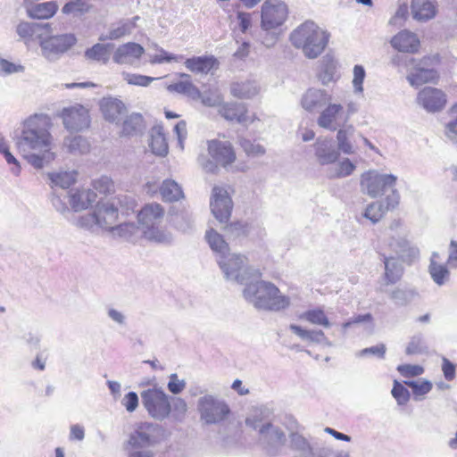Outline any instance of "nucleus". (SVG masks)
I'll return each instance as SVG.
<instances>
[{
    "instance_id": "nucleus-1",
    "label": "nucleus",
    "mask_w": 457,
    "mask_h": 457,
    "mask_svg": "<svg viewBox=\"0 0 457 457\" xmlns=\"http://www.w3.org/2000/svg\"><path fill=\"white\" fill-rule=\"evenodd\" d=\"M50 118L46 114H33L24 120L15 131L14 140L18 151L35 169L50 163L55 154L51 151Z\"/></svg>"
},
{
    "instance_id": "nucleus-2",
    "label": "nucleus",
    "mask_w": 457,
    "mask_h": 457,
    "mask_svg": "<svg viewBox=\"0 0 457 457\" xmlns=\"http://www.w3.org/2000/svg\"><path fill=\"white\" fill-rule=\"evenodd\" d=\"M135 205L133 198L120 195L111 200L98 202L94 212L79 216L74 224L93 232L97 228L107 229L116 222L119 212L128 213L134 210Z\"/></svg>"
},
{
    "instance_id": "nucleus-3",
    "label": "nucleus",
    "mask_w": 457,
    "mask_h": 457,
    "mask_svg": "<svg viewBox=\"0 0 457 457\" xmlns=\"http://www.w3.org/2000/svg\"><path fill=\"white\" fill-rule=\"evenodd\" d=\"M245 299L257 310L280 312L287 309L291 300L271 282L251 279L243 290Z\"/></svg>"
},
{
    "instance_id": "nucleus-4",
    "label": "nucleus",
    "mask_w": 457,
    "mask_h": 457,
    "mask_svg": "<svg viewBox=\"0 0 457 457\" xmlns=\"http://www.w3.org/2000/svg\"><path fill=\"white\" fill-rule=\"evenodd\" d=\"M313 151L315 159L320 165H333L327 170V177L329 179L348 177L356 168L348 158L339 161L340 152L332 138H317L313 145Z\"/></svg>"
},
{
    "instance_id": "nucleus-5",
    "label": "nucleus",
    "mask_w": 457,
    "mask_h": 457,
    "mask_svg": "<svg viewBox=\"0 0 457 457\" xmlns=\"http://www.w3.org/2000/svg\"><path fill=\"white\" fill-rule=\"evenodd\" d=\"M329 33L315 22L308 21L298 26L290 35L292 45L302 49L305 57L315 59L324 51Z\"/></svg>"
},
{
    "instance_id": "nucleus-6",
    "label": "nucleus",
    "mask_w": 457,
    "mask_h": 457,
    "mask_svg": "<svg viewBox=\"0 0 457 457\" xmlns=\"http://www.w3.org/2000/svg\"><path fill=\"white\" fill-rule=\"evenodd\" d=\"M164 216V210L160 204L151 203L145 204L138 212L137 220L143 236L149 241L171 245L173 235L167 229L160 227Z\"/></svg>"
},
{
    "instance_id": "nucleus-7",
    "label": "nucleus",
    "mask_w": 457,
    "mask_h": 457,
    "mask_svg": "<svg viewBox=\"0 0 457 457\" xmlns=\"http://www.w3.org/2000/svg\"><path fill=\"white\" fill-rule=\"evenodd\" d=\"M210 206L216 220L221 224H226L224 230L228 237H238L247 233L246 225L241 221L227 224L231 216L233 202L224 187L215 186L212 188Z\"/></svg>"
},
{
    "instance_id": "nucleus-8",
    "label": "nucleus",
    "mask_w": 457,
    "mask_h": 457,
    "mask_svg": "<svg viewBox=\"0 0 457 457\" xmlns=\"http://www.w3.org/2000/svg\"><path fill=\"white\" fill-rule=\"evenodd\" d=\"M205 239L211 249L216 254V261L222 270L225 278H241V276L230 267V264L240 265L243 259L239 253H229L228 245L224 240L223 237L211 228L205 233Z\"/></svg>"
},
{
    "instance_id": "nucleus-9",
    "label": "nucleus",
    "mask_w": 457,
    "mask_h": 457,
    "mask_svg": "<svg viewBox=\"0 0 457 457\" xmlns=\"http://www.w3.org/2000/svg\"><path fill=\"white\" fill-rule=\"evenodd\" d=\"M200 420L205 425H221L231 414L229 405L222 398L207 394L197 400Z\"/></svg>"
},
{
    "instance_id": "nucleus-10",
    "label": "nucleus",
    "mask_w": 457,
    "mask_h": 457,
    "mask_svg": "<svg viewBox=\"0 0 457 457\" xmlns=\"http://www.w3.org/2000/svg\"><path fill=\"white\" fill-rule=\"evenodd\" d=\"M159 426L150 422H144L129 436L128 445L132 448L129 452V457H153L154 453L147 448L157 442Z\"/></svg>"
},
{
    "instance_id": "nucleus-11",
    "label": "nucleus",
    "mask_w": 457,
    "mask_h": 457,
    "mask_svg": "<svg viewBox=\"0 0 457 457\" xmlns=\"http://www.w3.org/2000/svg\"><path fill=\"white\" fill-rule=\"evenodd\" d=\"M141 403L148 415L162 421L171 412L170 396L161 387H152L140 393Z\"/></svg>"
},
{
    "instance_id": "nucleus-12",
    "label": "nucleus",
    "mask_w": 457,
    "mask_h": 457,
    "mask_svg": "<svg viewBox=\"0 0 457 457\" xmlns=\"http://www.w3.org/2000/svg\"><path fill=\"white\" fill-rule=\"evenodd\" d=\"M397 177L393 174H383L375 170L365 171L361 176V190L371 198H377L387 190L395 189Z\"/></svg>"
},
{
    "instance_id": "nucleus-13",
    "label": "nucleus",
    "mask_w": 457,
    "mask_h": 457,
    "mask_svg": "<svg viewBox=\"0 0 457 457\" xmlns=\"http://www.w3.org/2000/svg\"><path fill=\"white\" fill-rule=\"evenodd\" d=\"M76 43L77 37L72 33L39 37L41 55L48 62L58 61Z\"/></svg>"
},
{
    "instance_id": "nucleus-14",
    "label": "nucleus",
    "mask_w": 457,
    "mask_h": 457,
    "mask_svg": "<svg viewBox=\"0 0 457 457\" xmlns=\"http://www.w3.org/2000/svg\"><path fill=\"white\" fill-rule=\"evenodd\" d=\"M288 8L281 0H266L262 5L261 26L270 30L281 26L287 18Z\"/></svg>"
},
{
    "instance_id": "nucleus-15",
    "label": "nucleus",
    "mask_w": 457,
    "mask_h": 457,
    "mask_svg": "<svg viewBox=\"0 0 457 457\" xmlns=\"http://www.w3.org/2000/svg\"><path fill=\"white\" fill-rule=\"evenodd\" d=\"M208 152L213 162H208L204 169L209 172H215L217 165L226 167L236 160V154L231 144L228 141L212 140L208 143Z\"/></svg>"
},
{
    "instance_id": "nucleus-16",
    "label": "nucleus",
    "mask_w": 457,
    "mask_h": 457,
    "mask_svg": "<svg viewBox=\"0 0 457 457\" xmlns=\"http://www.w3.org/2000/svg\"><path fill=\"white\" fill-rule=\"evenodd\" d=\"M431 62L432 59L428 56L420 60H415L407 76V79L411 86L419 87L422 84L435 81L438 78L437 71L430 67Z\"/></svg>"
},
{
    "instance_id": "nucleus-17",
    "label": "nucleus",
    "mask_w": 457,
    "mask_h": 457,
    "mask_svg": "<svg viewBox=\"0 0 457 457\" xmlns=\"http://www.w3.org/2000/svg\"><path fill=\"white\" fill-rule=\"evenodd\" d=\"M400 195L397 190H393L387 195L384 201L373 202L366 207L362 216L370 220L373 224L378 222L386 212L394 210L398 204Z\"/></svg>"
},
{
    "instance_id": "nucleus-18",
    "label": "nucleus",
    "mask_w": 457,
    "mask_h": 457,
    "mask_svg": "<svg viewBox=\"0 0 457 457\" xmlns=\"http://www.w3.org/2000/svg\"><path fill=\"white\" fill-rule=\"evenodd\" d=\"M65 129L79 131L89 126L88 111L80 104L64 108L61 114Z\"/></svg>"
},
{
    "instance_id": "nucleus-19",
    "label": "nucleus",
    "mask_w": 457,
    "mask_h": 457,
    "mask_svg": "<svg viewBox=\"0 0 457 457\" xmlns=\"http://www.w3.org/2000/svg\"><path fill=\"white\" fill-rule=\"evenodd\" d=\"M258 433L260 440L266 445L270 453L275 454L286 444L287 437L285 433L280 428L274 426L271 422L262 424Z\"/></svg>"
},
{
    "instance_id": "nucleus-20",
    "label": "nucleus",
    "mask_w": 457,
    "mask_h": 457,
    "mask_svg": "<svg viewBox=\"0 0 457 457\" xmlns=\"http://www.w3.org/2000/svg\"><path fill=\"white\" fill-rule=\"evenodd\" d=\"M417 100L425 110L429 112H436L445 107L446 96L441 89L426 87L419 92Z\"/></svg>"
},
{
    "instance_id": "nucleus-21",
    "label": "nucleus",
    "mask_w": 457,
    "mask_h": 457,
    "mask_svg": "<svg viewBox=\"0 0 457 457\" xmlns=\"http://www.w3.org/2000/svg\"><path fill=\"white\" fill-rule=\"evenodd\" d=\"M328 106L320 112L317 123L320 128L335 131L343 124L345 109L340 104H327Z\"/></svg>"
},
{
    "instance_id": "nucleus-22",
    "label": "nucleus",
    "mask_w": 457,
    "mask_h": 457,
    "mask_svg": "<svg viewBox=\"0 0 457 457\" xmlns=\"http://www.w3.org/2000/svg\"><path fill=\"white\" fill-rule=\"evenodd\" d=\"M387 245L395 253L396 258L404 262H411L419 255L418 248L412 247L404 237L391 235Z\"/></svg>"
},
{
    "instance_id": "nucleus-23",
    "label": "nucleus",
    "mask_w": 457,
    "mask_h": 457,
    "mask_svg": "<svg viewBox=\"0 0 457 457\" xmlns=\"http://www.w3.org/2000/svg\"><path fill=\"white\" fill-rule=\"evenodd\" d=\"M331 98L325 90L310 88L303 96L301 104L304 110L312 112L323 108Z\"/></svg>"
},
{
    "instance_id": "nucleus-24",
    "label": "nucleus",
    "mask_w": 457,
    "mask_h": 457,
    "mask_svg": "<svg viewBox=\"0 0 457 457\" xmlns=\"http://www.w3.org/2000/svg\"><path fill=\"white\" fill-rule=\"evenodd\" d=\"M390 43L395 49L402 53L414 54L420 47V39L417 35L406 29L394 36Z\"/></svg>"
},
{
    "instance_id": "nucleus-25",
    "label": "nucleus",
    "mask_w": 457,
    "mask_h": 457,
    "mask_svg": "<svg viewBox=\"0 0 457 457\" xmlns=\"http://www.w3.org/2000/svg\"><path fill=\"white\" fill-rule=\"evenodd\" d=\"M170 215V222L177 230L182 233H191L195 229V219L192 212L187 208L175 210L173 207Z\"/></svg>"
},
{
    "instance_id": "nucleus-26",
    "label": "nucleus",
    "mask_w": 457,
    "mask_h": 457,
    "mask_svg": "<svg viewBox=\"0 0 457 457\" xmlns=\"http://www.w3.org/2000/svg\"><path fill=\"white\" fill-rule=\"evenodd\" d=\"M100 109L104 119L113 123H119L121 115L126 112L123 102L114 97L103 98L100 102Z\"/></svg>"
},
{
    "instance_id": "nucleus-27",
    "label": "nucleus",
    "mask_w": 457,
    "mask_h": 457,
    "mask_svg": "<svg viewBox=\"0 0 457 457\" xmlns=\"http://www.w3.org/2000/svg\"><path fill=\"white\" fill-rule=\"evenodd\" d=\"M145 50L137 43L129 42L120 46L112 56L114 62L118 64L130 63L135 59H139Z\"/></svg>"
},
{
    "instance_id": "nucleus-28",
    "label": "nucleus",
    "mask_w": 457,
    "mask_h": 457,
    "mask_svg": "<svg viewBox=\"0 0 457 457\" xmlns=\"http://www.w3.org/2000/svg\"><path fill=\"white\" fill-rule=\"evenodd\" d=\"M66 195L64 196V198ZM70 204L74 212L87 209L96 199V194L91 189H77L67 193Z\"/></svg>"
},
{
    "instance_id": "nucleus-29",
    "label": "nucleus",
    "mask_w": 457,
    "mask_h": 457,
    "mask_svg": "<svg viewBox=\"0 0 457 457\" xmlns=\"http://www.w3.org/2000/svg\"><path fill=\"white\" fill-rule=\"evenodd\" d=\"M179 77L181 80L169 85L167 87L168 91L187 96L193 100H198L201 96V91L193 84L191 76L181 72L179 73Z\"/></svg>"
},
{
    "instance_id": "nucleus-30",
    "label": "nucleus",
    "mask_w": 457,
    "mask_h": 457,
    "mask_svg": "<svg viewBox=\"0 0 457 457\" xmlns=\"http://www.w3.org/2000/svg\"><path fill=\"white\" fill-rule=\"evenodd\" d=\"M382 261L385 266L384 279L386 285L396 284L403 275V266L400 259L394 256H386L381 254Z\"/></svg>"
},
{
    "instance_id": "nucleus-31",
    "label": "nucleus",
    "mask_w": 457,
    "mask_h": 457,
    "mask_svg": "<svg viewBox=\"0 0 457 457\" xmlns=\"http://www.w3.org/2000/svg\"><path fill=\"white\" fill-rule=\"evenodd\" d=\"M28 15L32 19L46 20L52 18L58 10L55 1L29 4L26 7Z\"/></svg>"
},
{
    "instance_id": "nucleus-32",
    "label": "nucleus",
    "mask_w": 457,
    "mask_h": 457,
    "mask_svg": "<svg viewBox=\"0 0 457 457\" xmlns=\"http://www.w3.org/2000/svg\"><path fill=\"white\" fill-rule=\"evenodd\" d=\"M217 63V59L212 55L194 56L187 58L184 64L186 68L195 73L207 74Z\"/></svg>"
},
{
    "instance_id": "nucleus-33",
    "label": "nucleus",
    "mask_w": 457,
    "mask_h": 457,
    "mask_svg": "<svg viewBox=\"0 0 457 457\" xmlns=\"http://www.w3.org/2000/svg\"><path fill=\"white\" fill-rule=\"evenodd\" d=\"M220 114L228 120H236L238 123L246 121L247 109L241 103H226L220 106Z\"/></svg>"
},
{
    "instance_id": "nucleus-34",
    "label": "nucleus",
    "mask_w": 457,
    "mask_h": 457,
    "mask_svg": "<svg viewBox=\"0 0 457 457\" xmlns=\"http://www.w3.org/2000/svg\"><path fill=\"white\" fill-rule=\"evenodd\" d=\"M289 448L297 453V457L315 456V452L310 442L298 432L289 433Z\"/></svg>"
},
{
    "instance_id": "nucleus-35",
    "label": "nucleus",
    "mask_w": 457,
    "mask_h": 457,
    "mask_svg": "<svg viewBox=\"0 0 457 457\" xmlns=\"http://www.w3.org/2000/svg\"><path fill=\"white\" fill-rule=\"evenodd\" d=\"M411 12L415 20L426 21L436 16V10L430 0H412Z\"/></svg>"
},
{
    "instance_id": "nucleus-36",
    "label": "nucleus",
    "mask_w": 457,
    "mask_h": 457,
    "mask_svg": "<svg viewBox=\"0 0 457 457\" xmlns=\"http://www.w3.org/2000/svg\"><path fill=\"white\" fill-rule=\"evenodd\" d=\"M113 46L114 45L112 43H96L85 51L84 56L87 60L106 64L109 62L111 52L113 49Z\"/></svg>"
},
{
    "instance_id": "nucleus-37",
    "label": "nucleus",
    "mask_w": 457,
    "mask_h": 457,
    "mask_svg": "<svg viewBox=\"0 0 457 457\" xmlns=\"http://www.w3.org/2000/svg\"><path fill=\"white\" fill-rule=\"evenodd\" d=\"M241 257L243 259L242 264L236 265V264H230V267L233 270H236V272H237L241 278H225L227 280H233L239 284L245 285L251 279L260 278L261 273L258 270L252 268L248 265L247 258L245 255L241 254Z\"/></svg>"
},
{
    "instance_id": "nucleus-38",
    "label": "nucleus",
    "mask_w": 457,
    "mask_h": 457,
    "mask_svg": "<svg viewBox=\"0 0 457 457\" xmlns=\"http://www.w3.org/2000/svg\"><path fill=\"white\" fill-rule=\"evenodd\" d=\"M160 194L165 202H177L184 198L181 187L173 179H165L160 187Z\"/></svg>"
},
{
    "instance_id": "nucleus-39",
    "label": "nucleus",
    "mask_w": 457,
    "mask_h": 457,
    "mask_svg": "<svg viewBox=\"0 0 457 457\" xmlns=\"http://www.w3.org/2000/svg\"><path fill=\"white\" fill-rule=\"evenodd\" d=\"M48 178L52 187L66 189L76 182L77 172L75 170L52 172L48 173Z\"/></svg>"
},
{
    "instance_id": "nucleus-40",
    "label": "nucleus",
    "mask_w": 457,
    "mask_h": 457,
    "mask_svg": "<svg viewBox=\"0 0 457 457\" xmlns=\"http://www.w3.org/2000/svg\"><path fill=\"white\" fill-rule=\"evenodd\" d=\"M255 81L237 82L231 85V94L237 98H252L259 93Z\"/></svg>"
},
{
    "instance_id": "nucleus-41",
    "label": "nucleus",
    "mask_w": 457,
    "mask_h": 457,
    "mask_svg": "<svg viewBox=\"0 0 457 457\" xmlns=\"http://www.w3.org/2000/svg\"><path fill=\"white\" fill-rule=\"evenodd\" d=\"M63 145L71 154H84L89 152L90 145L82 136H69L64 138Z\"/></svg>"
},
{
    "instance_id": "nucleus-42",
    "label": "nucleus",
    "mask_w": 457,
    "mask_h": 457,
    "mask_svg": "<svg viewBox=\"0 0 457 457\" xmlns=\"http://www.w3.org/2000/svg\"><path fill=\"white\" fill-rule=\"evenodd\" d=\"M150 147L153 153L164 156L168 153V143L161 127H154L151 131Z\"/></svg>"
},
{
    "instance_id": "nucleus-43",
    "label": "nucleus",
    "mask_w": 457,
    "mask_h": 457,
    "mask_svg": "<svg viewBox=\"0 0 457 457\" xmlns=\"http://www.w3.org/2000/svg\"><path fill=\"white\" fill-rule=\"evenodd\" d=\"M145 129L143 116L138 112H133L128 116L122 124V135L134 136L141 133Z\"/></svg>"
},
{
    "instance_id": "nucleus-44",
    "label": "nucleus",
    "mask_w": 457,
    "mask_h": 457,
    "mask_svg": "<svg viewBox=\"0 0 457 457\" xmlns=\"http://www.w3.org/2000/svg\"><path fill=\"white\" fill-rule=\"evenodd\" d=\"M354 131L355 129L352 125L338 129L337 133V148L339 152L341 151L345 154H352L354 153L353 146L350 142V138L353 136Z\"/></svg>"
},
{
    "instance_id": "nucleus-45",
    "label": "nucleus",
    "mask_w": 457,
    "mask_h": 457,
    "mask_svg": "<svg viewBox=\"0 0 457 457\" xmlns=\"http://www.w3.org/2000/svg\"><path fill=\"white\" fill-rule=\"evenodd\" d=\"M289 329L302 340L311 343L318 344L325 339V334L320 329H305L295 324H291Z\"/></svg>"
},
{
    "instance_id": "nucleus-46",
    "label": "nucleus",
    "mask_w": 457,
    "mask_h": 457,
    "mask_svg": "<svg viewBox=\"0 0 457 457\" xmlns=\"http://www.w3.org/2000/svg\"><path fill=\"white\" fill-rule=\"evenodd\" d=\"M428 272L433 281L437 286L445 285L450 278V271L446 265L432 261L428 266Z\"/></svg>"
},
{
    "instance_id": "nucleus-47",
    "label": "nucleus",
    "mask_w": 457,
    "mask_h": 457,
    "mask_svg": "<svg viewBox=\"0 0 457 457\" xmlns=\"http://www.w3.org/2000/svg\"><path fill=\"white\" fill-rule=\"evenodd\" d=\"M299 319L324 328H329L331 325L324 311L320 308L308 310L301 313Z\"/></svg>"
},
{
    "instance_id": "nucleus-48",
    "label": "nucleus",
    "mask_w": 457,
    "mask_h": 457,
    "mask_svg": "<svg viewBox=\"0 0 457 457\" xmlns=\"http://www.w3.org/2000/svg\"><path fill=\"white\" fill-rule=\"evenodd\" d=\"M417 293L413 289L396 287L389 293L396 306H406L412 302Z\"/></svg>"
},
{
    "instance_id": "nucleus-49",
    "label": "nucleus",
    "mask_w": 457,
    "mask_h": 457,
    "mask_svg": "<svg viewBox=\"0 0 457 457\" xmlns=\"http://www.w3.org/2000/svg\"><path fill=\"white\" fill-rule=\"evenodd\" d=\"M406 354H427L428 353V345L424 336L420 333L412 336L405 350Z\"/></svg>"
},
{
    "instance_id": "nucleus-50",
    "label": "nucleus",
    "mask_w": 457,
    "mask_h": 457,
    "mask_svg": "<svg viewBox=\"0 0 457 457\" xmlns=\"http://www.w3.org/2000/svg\"><path fill=\"white\" fill-rule=\"evenodd\" d=\"M135 28V23L126 21L120 22L116 27H112L110 30L108 35L104 36L102 35L99 37V40L104 41V40H115L119 39L125 35H129L131 33L132 29Z\"/></svg>"
},
{
    "instance_id": "nucleus-51",
    "label": "nucleus",
    "mask_w": 457,
    "mask_h": 457,
    "mask_svg": "<svg viewBox=\"0 0 457 457\" xmlns=\"http://www.w3.org/2000/svg\"><path fill=\"white\" fill-rule=\"evenodd\" d=\"M40 29H50L49 23L39 24L36 22H21L17 28V34L25 40H29Z\"/></svg>"
},
{
    "instance_id": "nucleus-52",
    "label": "nucleus",
    "mask_w": 457,
    "mask_h": 457,
    "mask_svg": "<svg viewBox=\"0 0 457 457\" xmlns=\"http://www.w3.org/2000/svg\"><path fill=\"white\" fill-rule=\"evenodd\" d=\"M90 9V5L84 0L70 1L62 7V12L72 14L74 17H79Z\"/></svg>"
},
{
    "instance_id": "nucleus-53",
    "label": "nucleus",
    "mask_w": 457,
    "mask_h": 457,
    "mask_svg": "<svg viewBox=\"0 0 457 457\" xmlns=\"http://www.w3.org/2000/svg\"><path fill=\"white\" fill-rule=\"evenodd\" d=\"M337 78V65L334 60H324L321 71L320 72V79L323 85H328L335 81Z\"/></svg>"
},
{
    "instance_id": "nucleus-54",
    "label": "nucleus",
    "mask_w": 457,
    "mask_h": 457,
    "mask_svg": "<svg viewBox=\"0 0 457 457\" xmlns=\"http://www.w3.org/2000/svg\"><path fill=\"white\" fill-rule=\"evenodd\" d=\"M24 71L25 66L21 62H11L0 55V77H8Z\"/></svg>"
},
{
    "instance_id": "nucleus-55",
    "label": "nucleus",
    "mask_w": 457,
    "mask_h": 457,
    "mask_svg": "<svg viewBox=\"0 0 457 457\" xmlns=\"http://www.w3.org/2000/svg\"><path fill=\"white\" fill-rule=\"evenodd\" d=\"M269 414V409L267 408H259L256 409L253 414H251L249 417L245 420V424L252 428L254 430L260 431V427L262 426V424H265L267 421L264 420L268 417Z\"/></svg>"
},
{
    "instance_id": "nucleus-56",
    "label": "nucleus",
    "mask_w": 457,
    "mask_h": 457,
    "mask_svg": "<svg viewBox=\"0 0 457 457\" xmlns=\"http://www.w3.org/2000/svg\"><path fill=\"white\" fill-rule=\"evenodd\" d=\"M404 384L411 388L415 400L429 393L432 389V383L428 380L415 381L407 380Z\"/></svg>"
},
{
    "instance_id": "nucleus-57",
    "label": "nucleus",
    "mask_w": 457,
    "mask_h": 457,
    "mask_svg": "<svg viewBox=\"0 0 457 457\" xmlns=\"http://www.w3.org/2000/svg\"><path fill=\"white\" fill-rule=\"evenodd\" d=\"M106 230H111L118 234L120 237H124L127 240H131L133 237L136 235L138 228L135 225V223H122L116 227L112 225L110 226Z\"/></svg>"
},
{
    "instance_id": "nucleus-58",
    "label": "nucleus",
    "mask_w": 457,
    "mask_h": 457,
    "mask_svg": "<svg viewBox=\"0 0 457 457\" xmlns=\"http://www.w3.org/2000/svg\"><path fill=\"white\" fill-rule=\"evenodd\" d=\"M172 416L177 420H181L187 411V404L186 401L180 397L170 396Z\"/></svg>"
},
{
    "instance_id": "nucleus-59",
    "label": "nucleus",
    "mask_w": 457,
    "mask_h": 457,
    "mask_svg": "<svg viewBox=\"0 0 457 457\" xmlns=\"http://www.w3.org/2000/svg\"><path fill=\"white\" fill-rule=\"evenodd\" d=\"M391 394L399 405H404L410 400V392L397 380L394 381Z\"/></svg>"
},
{
    "instance_id": "nucleus-60",
    "label": "nucleus",
    "mask_w": 457,
    "mask_h": 457,
    "mask_svg": "<svg viewBox=\"0 0 457 457\" xmlns=\"http://www.w3.org/2000/svg\"><path fill=\"white\" fill-rule=\"evenodd\" d=\"M451 112L455 116L446 123L445 135L452 143L457 144V104L452 108Z\"/></svg>"
},
{
    "instance_id": "nucleus-61",
    "label": "nucleus",
    "mask_w": 457,
    "mask_h": 457,
    "mask_svg": "<svg viewBox=\"0 0 457 457\" xmlns=\"http://www.w3.org/2000/svg\"><path fill=\"white\" fill-rule=\"evenodd\" d=\"M240 145L247 155L259 156L265 153V149L262 145L246 138H242Z\"/></svg>"
},
{
    "instance_id": "nucleus-62",
    "label": "nucleus",
    "mask_w": 457,
    "mask_h": 457,
    "mask_svg": "<svg viewBox=\"0 0 457 457\" xmlns=\"http://www.w3.org/2000/svg\"><path fill=\"white\" fill-rule=\"evenodd\" d=\"M199 99L204 106L208 107L220 106L222 104L221 96L219 93L213 91H205L201 93Z\"/></svg>"
},
{
    "instance_id": "nucleus-63",
    "label": "nucleus",
    "mask_w": 457,
    "mask_h": 457,
    "mask_svg": "<svg viewBox=\"0 0 457 457\" xmlns=\"http://www.w3.org/2000/svg\"><path fill=\"white\" fill-rule=\"evenodd\" d=\"M123 75L129 84L141 87H147L155 79V78L140 74L124 73Z\"/></svg>"
},
{
    "instance_id": "nucleus-64",
    "label": "nucleus",
    "mask_w": 457,
    "mask_h": 457,
    "mask_svg": "<svg viewBox=\"0 0 457 457\" xmlns=\"http://www.w3.org/2000/svg\"><path fill=\"white\" fill-rule=\"evenodd\" d=\"M397 370L403 377L411 378L417 377L424 372L423 367L420 365L403 364L397 367Z\"/></svg>"
}]
</instances>
